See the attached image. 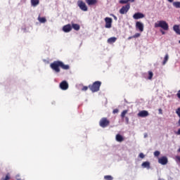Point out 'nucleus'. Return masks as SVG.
<instances>
[{
	"label": "nucleus",
	"instance_id": "c03bdc74",
	"mask_svg": "<svg viewBox=\"0 0 180 180\" xmlns=\"http://www.w3.org/2000/svg\"><path fill=\"white\" fill-rule=\"evenodd\" d=\"M179 153H180V148H179Z\"/></svg>",
	"mask_w": 180,
	"mask_h": 180
},
{
	"label": "nucleus",
	"instance_id": "f03ea898",
	"mask_svg": "<svg viewBox=\"0 0 180 180\" xmlns=\"http://www.w3.org/2000/svg\"><path fill=\"white\" fill-rule=\"evenodd\" d=\"M101 84H102V82L96 81V82H94V83H92V84L88 85V86H86V88H89L90 91H92V93H96L100 90V86Z\"/></svg>",
	"mask_w": 180,
	"mask_h": 180
},
{
	"label": "nucleus",
	"instance_id": "bb28decb",
	"mask_svg": "<svg viewBox=\"0 0 180 180\" xmlns=\"http://www.w3.org/2000/svg\"><path fill=\"white\" fill-rule=\"evenodd\" d=\"M1 180H10V173L6 174V176L1 177Z\"/></svg>",
	"mask_w": 180,
	"mask_h": 180
},
{
	"label": "nucleus",
	"instance_id": "4468645a",
	"mask_svg": "<svg viewBox=\"0 0 180 180\" xmlns=\"http://www.w3.org/2000/svg\"><path fill=\"white\" fill-rule=\"evenodd\" d=\"M71 30H73L71 27H69V24L63 25V32L68 33L71 31Z\"/></svg>",
	"mask_w": 180,
	"mask_h": 180
},
{
	"label": "nucleus",
	"instance_id": "a878e982",
	"mask_svg": "<svg viewBox=\"0 0 180 180\" xmlns=\"http://www.w3.org/2000/svg\"><path fill=\"white\" fill-rule=\"evenodd\" d=\"M176 115L179 116V127H180V108H176Z\"/></svg>",
	"mask_w": 180,
	"mask_h": 180
},
{
	"label": "nucleus",
	"instance_id": "412c9836",
	"mask_svg": "<svg viewBox=\"0 0 180 180\" xmlns=\"http://www.w3.org/2000/svg\"><path fill=\"white\" fill-rule=\"evenodd\" d=\"M172 6L176 8H180V1H172Z\"/></svg>",
	"mask_w": 180,
	"mask_h": 180
},
{
	"label": "nucleus",
	"instance_id": "473e14b6",
	"mask_svg": "<svg viewBox=\"0 0 180 180\" xmlns=\"http://www.w3.org/2000/svg\"><path fill=\"white\" fill-rule=\"evenodd\" d=\"M144 158H146V155L143 153H139V158L143 159Z\"/></svg>",
	"mask_w": 180,
	"mask_h": 180
},
{
	"label": "nucleus",
	"instance_id": "393cba45",
	"mask_svg": "<svg viewBox=\"0 0 180 180\" xmlns=\"http://www.w3.org/2000/svg\"><path fill=\"white\" fill-rule=\"evenodd\" d=\"M37 20H39V22H41V23H44L46 22V19L44 18H41L40 16H39L38 18H37Z\"/></svg>",
	"mask_w": 180,
	"mask_h": 180
},
{
	"label": "nucleus",
	"instance_id": "f257e3e1",
	"mask_svg": "<svg viewBox=\"0 0 180 180\" xmlns=\"http://www.w3.org/2000/svg\"><path fill=\"white\" fill-rule=\"evenodd\" d=\"M50 68H51V70H53L55 73H59L60 69L61 70H69V65L63 64V62L57 60V61H53L51 64L49 65Z\"/></svg>",
	"mask_w": 180,
	"mask_h": 180
},
{
	"label": "nucleus",
	"instance_id": "f704fd0d",
	"mask_svg": "<svg viewBox=\"0 0 180 180\" xmlns=\"http://www.w3.org/2000/svg\"><path fill=\"white\" fill-rule=\"evenodd\" d=\"M176 98H179V99H180V90H179V91H177L176 93Z\"/></svg>",
	"mask_w": 180,
	"mask_h": 180
},
{
	"label": "nucleus",
	"instance_id": "2f4dec72",
	"mask_svg": "<svg viewBox=\"0 0 180 180\" xmlns=\"http://www.w3.org/2000/svg\"><path fill=\"white\" fill-rule=\"evenodd\" d=\"M88 89H90V88L86 86L82 87V91H88Z\"/></svg>",
	"mask_w": 180,
	"mask_h": 180
},
{
	"label": "nucleus",
	"instance_id": "aec40b11",
	"mask_svg": "<svg viewBox=\"0 0 180 180\" xmlns=\"http://www.w3.org/2000/svg\"><path fill=\"white\" fill-rule=\"evenodd\" d=\"M30 5H32V7H36L39 5V0H30Z\"/></svg>",
	"mask_w": 180,
	"mask_h": 180
},
{
	"label": "nucleus",
	"instance_id": "79ce46f5",
	"mask_svg": "<svg viewBox=\"0 0 180 180\" xmlns=\"http://www.w3.org/2000/svg\"><path fill=\"white\" fill-rule=\"evenodd\" d=\"M158 111H160V114H162V109H159Z\"/></svg>",
	"mask_w": 180,
	"mask_h": 180
},
{
	"label": "nucleus",
	"instance_id": "c9c22d12",
	"mask_svg": "<svg viewBox=\"0 0 180 180\" xmlns=\"http://www.w3.org/2000/svg\"><path fill=\"white\" fill-rule=\"evenodd\" d=\"M174 134L180 135V129H179V131H176V132H175Z\"/></svg>",
	"mask_w": 180,
	"mask_h": 180
},
{
	"label": "nucleus",
	"instance_id": "423d86ee",
	"mask_svg": "<svg viewBox=\"0 0 180 180\" xmlns=\"http://www.w3.org/2000/svg\"><path fill=\"white\" fill-rule=\"evenodd\" d=\"M86 5V4H84V1H82V0H78V8H80V10L82 11H88V6Z\"/></svg>",
	"mask_w": 180,
	"mask_h": 180
},
{
	"label": "nucleus",
	"instance_id": "cd10ccee",
	"mask_svg": "<svg viewBox=\"0 0 180 180\" xmlns=\"http://www.w3.org/2000/svg\"><path fill=\"white\" fill-rule=\"evenodd\" d=\"M153 77V73L151 72H148V79H151V77Z\"/></svg>",
	"mask_w": 180,
	"mask_h": 180
},
{
	"label": "nucleus",
	"instance_id": "20e7f679",
	"mask_svg": "<svg viewBox=\"0 0 180 180\" xmlns=\"http://www.w3.org/2000/svg\"><path fill=\"white\" fill-rule=\"evenodd\" d=\"M109 124H110V121H108L106 117L101 118V121L98 122V125L102 128H106Z\"/></svg>",
	"mask_w": 180,
	"mask_h": 180
},
{
	"label": "nucleus",
	"instance_id": "ddd939ff",
	"mask_svg": "<svg viewBox=\"0 0 180 180\" xmlns=\"http://www.w3.org/2000/svg\"><path fill=\"white\" fill-rule=\"evenodd\" d=\"M148 115H149V113L147 112V111L146 110H141V111H139V113H137V117H146Z\"/></svg>",
	"mask_w": 180,
	"mask_h": 180
},
{
	"label": "nucleus",
	"instance_id": "ea45409f",
	"mask_svg": "<svg viewBox=\"0 0 180 180\" xmlns=\"http://www.w3.org/2000/svg\"><path fill=\"white\" fill-rule=\"evenodd\" d=\"M16 180H22V179H20V176H16Z\"/></svg>",
	"mask_w": 180,
	"mask_h": 180
},
{
	"label": "nucleus",
	"instance_id": "58836bf2",
	"mask_svg": "<svg viewBox=\"0 0 180 180\" xmlns=\"http://www.w3.org/2000/svg\"><path fill=\"white\" fill-rule=\"evenodd\" d=\"M160 33H162V35H164L165 34H166V32H164V31L160 30Z\"/></svg>",
	"mask_w": 180,
	"mask_h": 180
},
{
	"label": "nucleus",
	"instance_id": "e433bc0d",
	"mask_svg": "<svg viewBox=\"0 0 180 180\" xmlns=\"http://www.w3.org/2000/svg\"><path fill=\"white\" fill-rule=\"evenodd\" d=\"M112 19H114L115 20H117V16H115V15H112Z\"/></svg>",
	"mask_w": 180,
	"mask_h": 180
},
{
	"label": "nucleus",
	"instance_id": "7c9ffc66",
	"mask_svg": "<svg viewBox=\"0 0 180 180\" xmlns=\"http://www.w3.org/2000/svg\"><path fill=\"white\" fill-rule=\"evenodd\" d=\"M158 156H160V151H155L154 152V157H158Z\"/></svg>",
	"mask_w": 180,
	"mask_h": 180
},
{
	"label": "nucleus",
	"instance_id": "b1692460",
	"mask_svg": "<svg viewBox=\"0 0 180 180\" xmlns=\"http://www.w3.org/2000/svg\"><path fill=\"white\" fill-rule=\"evenodd\" d=\"M167 62H168V54L164 56V60L162 61V65H166Z\"/></svg>",
	"mask_w": 180,
	"mask_h": 180
},
{
	"label": "nucleus",
	"instance_id": "6ab92c4d",
	"mask_svg": "<svg viewBox=\"0 0 180 180\" xmlns=\"http://www.w3.org/2000/svg\"><path fill=\"white\" fill-rule=\"evenodd\" d=\"M70 27L73 28L74 30H76V31L79 30V25H78V24L72 23V25H70Z\"/></svg>",
	"mask_w": 180,
	"mask_h": 180
},
{
	"label": "nucleus",
	"instance_id": "a211bd4d",
	"mask_svg": "<svg viewBox=\"0 0 180 180\" xmlns=\"http://www.w3.org/2000/svg\"><path fill=\"white\" fill-rule=\"evenodd\" d=\"M134 1L135 0H119V4H120L121 5H124V4H128L127 3H129V2L133 3Z\"/></svg>",
	"mask_w": 180,
	"mask_h": 180
},
{
	"label": "nucleus",
	"instance_id": "9b49d317",
	"mask_svg": "<svg viewBox=\"0 0 180 180\" xmlns=\"http://www.w3.org/2000/svg\"><path fill=\"white\" fill-rule=\"evenodd\" d=\"M135 28L139 30V32H143V24L140 22H135Z\"/></svg>",
	"mask_w": 180,
	"mask_h": 180
},
{
	"label": "nucleus",
	"instance_id": "37998d69",
	"mask_svg": "<svg viewBox=\"0 0 180 180\" xmlns=\"http://www.w3.org/2000/svg\"><path fill=\"white\" fill-rule=\"evenodd\" d=\"M168 1V2H169V3H172V0H167Z\"/></svg>",
	"mask_w": 180,
	"mask_h": 180
},
{
	"label": "nucleus",
	"instance_id": "c756f323",
	"mask_svg": "<svg viewBox=\"0 0 180 180\" xmlns=\"http://www.w3.org/2000/svg\"><path fill=\"white\" fill-rule=\"evenodd\" d=\"M141 34H140L139 33H135V34H134V36L131 37V38H138L141 36Z\"/></svg>",
	"mask_w": 180,
	"mask_h": 180
},
{
	"label": "nucleus",
	"instance_id": "f8f14e48",
	"mask_svg": "<svg viewBox=\"0 0 180 180\" xmlns=\"http://www.w3.org/2000/svg\"><path fill=\"white\" fill-rule=\"evenodd\" d=\"M143 18H146V15H144L143 13H135V14H134V19L135 20L142 19Z\"/></svg>",
	"mask_w": 180,
	"mask_h": 180
},
{
	"label": "nucleus",
	"instance_id": "72a5a7b5",
	"mask_svg": "<svg viewBox=\"0 0 180 180\" xmlns=\"http://www.w3.org/2000/svg\"><path fill=\"white\" fill-rule=\"evenodd\" d=\"M112 113H114V114L119 113V110L118 109L112 110Z\"/></svg>",
	"mask_w": 180,
	"mask_h": 180
},
{
	"label": "nucleus",
	"instance_id": "9d476101",
	"mask_svg": "<svg viewBox=\"0 0 180 180\" xmlns=\"http://www.w3.org/2000/svg\"><path fill=\"white\" fill-rule=\"evenodd\" d=\"M84 4L88 5V6H92L98 3V0H84Z\"/></svg>",
	"mask_w": 180,
	"mask_h": 180
},
{
	"label": "nucleus",
	"instance_id": "7ed1b4c3",
	"mask_svg": "<svg viewBox=\"0 0 180 180\" xmlns=\"http://www.w3.org/2000/svg\"><path fill=\"white\" fill-rule=\"evenodd\" d=\"M154 27L162 28V30L168 31V23L164 20H160L154 23Z\"/></svg>",
	"mask_w": 180,
	"mask_h": 180
},
{
	"label": "nucleus",
	"instance_id": "de8ad7c7",
	"mask_svg": "<svg viewBox=\"0 0 180 180\" xmlns=\"http://www.w3.org/2000/svg\"><path fill=\"white\" fill-rule=\"evenodd\" d=\"M179 19L180 20V16L179 17Z\"/></svg>",
	"mask_w": 180,
	"mask_h": 180
},
{
	"label": "nucleus",
	"instance_id": "a18cd8bd",
	"mask_svg": "<svg viewBox=\"0 0 180 180\" xmlns=\"http://www.w3.org/2000/svg\"><path fill=\"white\" fill-rule=\"evenodd\" d=\"M179 44H180V40H179Z\"/></svg>",
	"mask_w": 180,
	"mask_h": 180
},
{
	"label": "nucleus",
	"instance_id": "4be33fe9",
	"mask_svg": "<svg viewBox=\"0 0 180 180\" xmlns=\"http://www.w3.org/2000/svg\"><path fill=\"white\" fill-rule=\"evenodd\" d=\"M115 41H117L116 37H110V38H108V39L107 40V42L108 44H112V43H115Z\"/></svg>",
	"mask_w": 180,
	"mask_h": 180
},
{
	"label": "nucleus",
	"instance_id": "39448f33",
	"mask_svg": "<svg viewBox=\"0 0 180 180\" xmlns=\"http://www.w3.org/2000/svg\"><path fill=\"white\" fill-rule=\"evenodd\" d=\"M131 6L127 4L125 6H123L121 7V9H119V13L121 15L127 14V12H129V9H130Z\"/></svg>",
	"mask_w": 180,
	"mask_h": 180
},
{
	"label": "nucleus",
	"instance_id": "5701e85b",
	"mask_svg": "<svg viewBox=\"0 0 180 180\" xmlns=\"http://www.w3.org/2000/svg\"><path fill=\"white\" fill-rule=\"evenodd\" d=\"M141 167L149 169V162H143V163H141Z\"/></svg>",
	"mask_w": 180,
	"mask_h": 180
},
{
	"label": "nucleus",
	"instance_id": "4c0bfd02",
	"mask_svg": "<svg viewBox=\"0 0 180 180\" xmlns=\"http://www.w3.org/2000/svg\"><path fill=\"white\" fill-rule=\"evenodd\" d=\"M176 160L180 162V157L179 156H176Z\"/></svg>",
	"mask_w": 180,
	"mask_h": 180
},
{
	"label": "nucleus",
	"instance_id": "49530a36",
	"mask_svg": "<svg viewBox=\"0 0 180 180\" xmlns=\"http://www.w3.org/2000/svg\"><path fill=\"white\" fill-rule=\"evenodd\" d=\"M158 180H164V179H158Z\"/></svg>",
	"mask_w": 180,
	"mask_h": 180
},
{
	"label": "nucleus",
	"instance_id": "c85d7f7f",
	"mask_svg": "<svg viewBox=\"0 0 180 180\" xmlns=\"http://www.w3.org/2000/svg\"><path fill=\"white\" fill-rule=\"evenodd\" d=\"M105 180H112V176L110 175L105 176Z\"/></svg>",
	"mask_w": 180,
	"mask_h": 180
},
{
	"label": "nucleus",
	"instance_id": "dca6fc26",
	"mask_svg": "<svg viewBox=\"0 0 180 180\" xmlns=\"http://www.w3.org/2000/svg\"><path fill=\"white\" fill-rule=\"evenodd\" d=\"M172 30L174 31L176 34L180 35V29L179 25H174V26L172 27Z\"/></svg>",
	"mask_w": 180,
	"mask_h": 180
},
{
	"label": "nucleus",
	"instance_id": "a19ab883",
	"mask_svg": "<svg viewBox=\"0 0 180 180\" xmlns=\"http://www.w3.org/2000/svg\"><path fill=\"white\" fill-rule=\"evenodd\" d=\"M134 38H137V37H129V38H128V39H134Z\"/></svg>",
	"mask_w": 180,
	"mask_h": 180
},
{
	"label": "nucleus",
	"instance_id": "1a4fd4ad",
	"mask_svg": "<svg viewBox=\"0 0 180 180\" xmlns=\"http://www.w3.org/2000/svg\"><path fill=\"white\" fill-rule=\"evenodd\" d=\"M69 86L67 84V82L63 81L61 83H59V89L63 91H66L68 89Z\"/></svg>",
	"mask_w": 180,
	"mask_h": 180
},
{
	"label": "nucleus",
	"instance_id": "f3484780",
	"mask_svg": "<svg viewBox=\"0 0 180 180\" xmlns=\"http://www.w3.org/2000/svg\"><path fill=\"white\" fill-rule=\"evenodd\" d=\"M115 140H116L117 142L120 143L122 142L124 140V139L122 138V136H120V134H117L116 136H115Z\"/></svg>",
	"mask_w": 180,
	"mask_h": 180
},
{
	"label": "nucleus",
	"instance_id": "6e6552de",
	"mask_svg": "<svg viewBox=\"0 0 180 180\" xmlns=\"http://www.w3.org/2000/svg\"><path fill=\"white\" fill-rule=\"evenodd\" d=\"M158 163L162 165H166V164H168V158H167L166 157L158 158Z\"/></svg>",
	"mask_w": 180,
	"mask_h": 180
},
{
	"label": "nucleus",
	"instance_id": "0eeeda50",
	"mask_svg": "<svg viewBox=\"0 0 180 180\" xmlns=\"http://www.w3.org/2000/svg\"><path fill=\"white\" fill-rule=\"evenodd\" d=\"M105 28L109 29L111 27V24H112V18H105Z\"/></svg>",
	"mask_w": 180,
	"mask_h": 180
},
{
	"label": "nucleus",
	"instance_id": "2eb2a0df",
	"mask_svg": "<svg viewBox=\"0 0 180 180\" xmlns=\"http://www.w3.org/2000/svg\"><path fill=\"white\" fill-rule=\"evenodd\" d=\"M124 115H127V110H123V112H121V118L125 119V122L129 123V117H124Z\"/></svg>",
	"mask_w": 180,
	"mask_h": 180
}]
</instances>
